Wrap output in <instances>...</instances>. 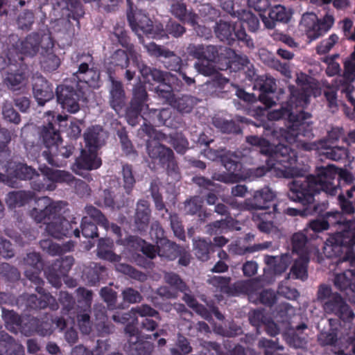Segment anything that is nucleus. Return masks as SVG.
<instances>
[{
	"mask_svg": "<svg viewBox=\"0 0 355 355\" xmlns=\"http://www.w3.org/2000/svg\"><path fill=\"white\" fill-rule=\"evenodd\" d=\"M337 168L329 164L327 166L318 167L316 175H309L305 178L293 180L289 185L288 198L294 202L304 206L303 212L308 216H316L324 218L329 206L327 200L315 202V194L323 191L327 195L334 196L340 189L334 184L337 175Z\"/></svg>",
	"mask_w": 355,
	"mask_h": 355,
	"instance_id": "1",
	"label": "nucleus"
},
{
	"mask_svg": "<svg viewBox=\"0 0 355 355\" xmlns=\"http://www.w3.org/2000/svg\"><path fill=\"white\" fill-rule=\"evenodd\" d=\"M290 96L287 107L269 112L268 119L270 121L286 119V128H279L274 130V134L281 141L288 144L300 142V137L311 139L313 137V123L309 119L311 115L302 110L309 102V96L304 91L295 86H289Z\"/></svg>",
	"mask_w": 355,
	"mask_h": 355,
	"instance_id": "2",
	"label": "nucleus"
},
{
	"mask_svg": "<svg viewBox=\"0 0 355 355\" xmlns=\"http://www.w3.org/2000/svg\"><path fill=\"white\" fill-rule=\"evenodd\" d=\"M37 207L31 211V216L37 223L46 224L45 230L52 237L58 239L64 237L80 238L78 222L73 218L68 220L61 217L64 203L62 201L53 202L47 196L39 198Z\"/></svg>",
	"mask_w": 355,
	"mask_h": 355,
	"instance_id": "3",
	"label": "nucleus"
},
{
	"mask_svg": "<svg viewBox=\"0 0 355 355\" xmlns=\"http://www.w3.org/2000/svg\"><path fill=\"white\" fill-rule=\"evenodd\" d=\"M324 218L328 223V228L338 225L340 229L329 240L333 250H345L342 261L355 263V252L353 250L355 245V218L347 219L338 211L325 212Z\"/></svg>",
	"mask_w": 355,
	"mask_h": 355,
	"instance_id": "4",
	"label": "nucleus"
},
{
	"mask_svg": "<svg viewBox=\"0 0 355 355\" xmlns=\"http://www.w3.org/2000/svg\"><path fill=\"white\" fill-rule=\"evenodd\" d=\"M156 125L144 121L143 125L139 130V135L145 134L148 139L146 140V150L149 157L155 164H158L165 168L168 175L177 173L178 166L175 160L173 150L160 144L164 138V135L155 128Z\"/></svg>",
	"mask_w": 355,
	"mask_h": 355,
	"instance_id": "5",
	"label": "nucleus"
},
{
	"mask_svg": "<svg viewBox=\"0 0 355 355\" xmlns=\"http://www.w3.org/2000/svg\"><path fill=\"white\" fill-rule=\"evenodd\" d=\"M317 300L327 314H333L344 322L351 323L354 317L350 306L338 293H333L331 288L327 284L319 286Z\"/></svg>",
	"mask_w": 355,
	"mask_h": 355,
	"instance_id": "6",
	"label": "nucleus"
},
{
	"mask_svg": "<svg viewBox=\"0 0 355 355\" xmlns=\"http://www.w3.org/2000/svg\"><path fill=\"white\" fill-rule=\"evenodd\" d=\"M128 9L127 19L132 29L141 31L146 37L153 39H162L164 34V26L161 23H154L145 10L135 9L131 0H126Z\"/></svg>",
	"mask_w": 355,
	"mask_h": 355,
	"instance_id": "7",
	"label": "nucleus"
},
{
	"mask_svg": "<svg viewBox=\"0 0 355 355\" xmlns=\"http://www.w3.org/2000/svg\"><path fill=\"white\" fill-rule=\"evenodd\" d=\"M41 174L36 170L31 178V187L36 191H54L57 183L72 182L73 177L67 171L53 169L44 165L39 168Z\"/></svg>",
	"mask_w": 355,
	"mask_h": 355,
	"instance_id": "8",
	"label": "nucleus"
},
{
	"mask_svg": "<svg viewBox=\"0 0 355 355\" xmlns=\"http://www.w3.org/2000/svg\"><path fill=\"white\" fill-rule=\"evenodd\" d=\"M334 24V17L329 14L319 19L314 13H305L301 19V25L304 27L306 35L310 41L315 40L324 35Z\"/></svg>",
	"mask_w": 355,
	"mask_h": 355,
	"instance_id": "9",
	"label": "nucleus"
},
{
	"mask_svg": "<svg viewBox=\"0 0 355 355\" xmlns=\"http://www.w3.org/2000/svg\"><path fill=\"white\" fill-rule=\"evenodd\" d=\"M297 159V153L289 146L279 144L275 146L272 159L274 166L282 170L286 176L298 175V171L296 168Z\"/></svg>",
	"mask_w": 355,
	"mask_h": 355,
	"instance_id": "10",
	"label": "nucleus"
},
{
	"mask_svg": "<svg viewBox=\"0 0 355 355\" xmlns=\"http://www.w3.org/2000/svg\"><path fill=\"white\" fill-rule=\"evenodd\" d=\"M134 62H136L144 81L150 85H153V83H159V85L155 88L156 92L163 98H168L171 95L173 88L171 85L165 83L166 73L159 69L149 67L144 62H139L137 59Z\"/></svg>",
	"mask_w": 355,
	"mask_h": 355,
	"instance_id": "11",
	"label": "nucleus"
},
{
	"mask_svg": "<svg viewBox=\"0 0 355 355\" xmlns=\"http://www.w3.org/2000/svg\"><path fill=\"white\" fill-rule=\"evenodd\" d=\"M8 69L3 79V83L11 91H19L26 85L28 79L26 71L27 66L24 63L23 57L19 56V60L12 63L11 52L8 54Z\"/></svg>",
	"mask_w": 355,
	"mask_h": 355,
	"instance_id": "12",
	"label": "nucleus"
},
{
	"mask_svg": "<svg viewBox=\"0 0 355 355\" xmlns=\"http://www.w3.org/2000/svg\"><path fill=\"white\" fill-rule=\"evenodd\" d=\"M55 94L58 103L62 108L70 113H76L79 111V101L83 97V93L78 88L77 83L74 85H69L67 83L58 85Z\"/></svg>",
	"mask_w": 355,
	"mask_h": 355,
	"instance_id": "13",
	"label": "nucleus"
},
{
	"mask_svg": "<svg viewBox=\"0 0 355 355\" xmlns=\"http://www.w3.org/2000/svg\"><path fill=\"white\" fill-rule=\"evenodd\" d=\"M300 148L306 151L318 150L320 154L324 155L326 158L333 161H345L348 158V146H330L327 141L324 139L319 140L318 142H309L302 140L298 145Z\"/></svg>",
	"mask_w": 355,
	"mask_h": 355,
	"instance_id": "14",
	"label": "nucleus"
},
{
	"mask_svg": "<svg viewBox=\"0 0 355 355\" xmlns=\"http://www.w3.org/2000/svg\"><path fill=\"white\" fill-rule=\"evenodd\" d=\"M42 33L40 32H32L27 35L24 39L19 40L15 44V49L19 53L17 55V60L19 56L22 55L33 57L40 51V47L44 50L46 46L47 38L44 39V36L47 34H51L49 28L46 27L45 30H42Z\"/></svg>",
	"mask_w": 355,
	"mask_h": 355,
	"instance_id": "15",
	"label": "nucleus"
},
{
	"mask_svg": "<svg viewBox=\"0 0 355 355\" xmlns=\"http://www.w3.org/2000/svg\"><path fill=\"white\" fill-rule=\"evenodd\" d=\"M1 165L6 168L8 175L0 173V181L11 187H14L13 184L15 182L12 178L30 180L35 174V169L32 166H28L25 163L12 162L10 159L8 162L1 163Z\"/></svg>",
	"mask_w": 355,
	"mask_h": 355,
	"instance_id": "16",
	"label": "nucleus"
},
{
	"mask_svg": "<svg viewBox=\"0 0 355 355\" xmlns=\"http://www.w3.org/2000/svg\"><path fill=\"white\" fill-rule=\"evenodd\" d=\"M275 197V192L268 187H265L254 191L251 198L245 200L243 207L244 209L250 211H268Z\"/></svg>",
	"mask_w": 355,
	"mask_h": 355,
	"instance_id": "17",
	"label": "nucleus"
},
{
	"mask_svg": "<svg viewBox=\"0 0 355 355\" xmlns=\"http://www.w3.org/2000/svg\"><path fill=\"white\" fill-rule=\"evenodd\" d=\"M254 88L259 90V100L266 107H270L275 104L273 98L277 89L275 78L268 76H260L255 80Z\"/></svg>",
	"mask_w": 355,
	"mask_h": 355,
	"instance_id": "18",
	"label": "nucleus"
},
{
	"mask_svg": "<svg viewBox=\"0 0 355 355\" xmlns=\"http://www.w3.org/2000/svg\"><path fill=\"white\" fill-rule=\"evenodd\" d=\"M56 126L55 122H49L46 124H43L39 128V138L46 148V150L57 149L58 146L62 142L59 127L57 128Z\"/></svg>",
	"mask_w": 355,
	"mask_h": 355,
	"instance_id": "19",
	"label": "nucleus"
},
{
	"mask_svg": "<svg viewBox=\"0 0 355 355\" xmlns=\"http://www.w3.org/2000/svg\"><path fill=\"white\" fill-rule=\"evenodd\" d=\"M308 329L305 322H301L295 327H290L284 334V339L291 347L304 349L307 345V334L304 331Z\"/></svg>",
	"mask_w": 355,
	"mask_h": 355,
	"instance_id": "20",
	"label": "nucleus"
},
{
	"mask_svg": "<svg viewBox=\"0 0 355 355\" xmlns=\"http://www.w3.org/2000/svg\"><path fill=\"white\" fill-rule=\"evenodd\" d=\"M44 37V39L47 38V42L42 52L41 67L44 71L52 72L58 69L61 62L60 58L53 51L54 41L51 35H45Z\"/></svg>",
	"mask_w": 355,
	"mask_h": 355,
	"instance_id": "21",
	"label": "nucleus"
},
{
	"mask_svg": "<svg viewBox=\"0 0 355 355\" xmlns=\"http://www.w3.org/2000/svg\"><path fill=\"white\" fill-rule=\"evenodd\" d=\"M33 93L37 104L43 106L53 98V86L44 77L38 76L34 80Z\"/></svg>",
	"mask_w": 355,
	"mask_h": 355,
	"instance_id": "22",
	"label": "nucleus"
},
{
	"mask_svg": "<svg viewBox=\"0 0 355 355\" xmlns=\"http://www.w3.org/2000/svg\"><path fill=\"white\" fill-rule=\"evenodd\" d=\"M282 215L278 210L277 205L272 204V211L254 213L252 220L257 223L258 230L263 233H270L276 223L275 219Z\"/></svg>",
	"mask_w": 355,
	"mask_h": 355,
	"instance_id": "23",
	"label": "nucleus"
},
{
	"mask_svg": "<svg viewBox=\"0 0 355 355\" xmlns=\"http://www.w3.org/2000/svg\"><path fill=\"white\" fill-rule=\"evenodd\" d=\"M268 17L266 15H261V20L266 28L272 29L276 25V22L288 23L292 16V12L287 10L282 5H276L270 8Z\"/></svg>",
	"mask_w": 355,
	"mask_h": 355,
	"instance_id": "24",
	"label": "nucleus"
},
{
	"mask_svg": "<svg viewBox=\"0 0 355 355\" xmlns=\"http://www.w3.org/2000/svg\"><path fill=\"white\" fill-rule=\"evenodd\" d=\"M24 346L5 331H0V355H24Z\"/></svg>",
	"mask_w": 355,
	"mask_h": 355,
	"instance_id": "25",
	"label": "nucleus"
},
{
	"mask_svg": "<svg viewBox=\"0 0 355 355\" xmlns=\"http://www.w3.org/2000/svg\"><path fill=\"white\" fill-rule=\"evenodd\" d=\"M40 297L37 295L31 294L26 298V307L29 310H37L45 309L49 306L51 310H56L58 304L55 302V299L49 293L44 291L42 293H39Z\"/></svg>",
	"mask_w": 355,
	"mask_h": 355,
	"instance_id": "26",
	"label": "nucleus"
},
{
	"mask_svg": "<svg viewBox=\"0 0 355 355\" xmlns=\"http://www.w3.org/2000/svg\"><path fill=\"white\" fill-rule=\"evenodd\" d=\"M125 93L121 82L113 78L110 88V105L116 112H119L125 105Z\"/></svg>",
	"mask_w": 355,
	"mask_h": 355,
	"instance_id": "27",
	"label": "nucleus"
},
{
	"mask_svg": "<svg viewBox=\"0 0 355 355\" xmlns=\"http://www.w3.org/2000/svg\"><path fill=\"white\" fill-rule=\"evenodd\" d=\"M2 318L8 330L15 334L20 331L27 335L28 322H24L21 316L15 311L2 308Z\"/></svg>",
	"mask_w": 355,
	"mask_h": 355,
	"instance_id": "28",
	"label": "nucleus"
},
{
	"mask_svg": "<svg viewBox=\"0 0 355 355\" xmlns=\"http://www.w3.org/2000/svg\"><path fill=\"white\" fill-rule=\"evenodd\" d=\"M149 202L145 200H140L137 203L135 214V225L137 230L140 232H146L148 228L151 211Z\"/></svg>",
	"mask_w": 355,
	"mask_h": 355,
	"instance_id": "29",
	"label": "nucleus"
},
{
	"mask_svg": "<svg viewBox=\"0 0 355 355\" xmlns=\"http://www.w3.org/2000/svg\"><path fill=\"white\" fill-rule=\"evenodd\" d=\"M75 148L71 144H67L61 147L58 146V148H53V150H44L42 156L52 166L61 167L62 164L59 163V157L64 159L69 158L72 155Z\"/></svg>",
	"mask_w": 355,
	"mask_h": 355,
	"instance_id": "30",
	"label": "nucleus"
},
{
	"mask_svg": "<svg viewBox=\"0 0 355 355\" xmlns=\"http://www.w3.org/2000/svg\"><path fill=\"white\" fill-rule=\"evenodd\" d=\"M54 9H60L62 11H67V17L69 19L78 20L85 14L83 6L78 0H54Z\"/></svg>",
	"mask_w": 355,
	"mask_h": 355,
	"instance_id": "31",
	"label": "nucleus"
},
{
	"mask_svg": "<svg viewBox=\"0 0 355 355\" xmlns=\"http://www.w3.org/2000/svg\"><path fill=\"white\" fill-rule=\"evenodd\" d=\"M98 150H82L81 155L76 159L75 164L78 169L93 170L101 166V159L97 156Z\"/></svg>",
	"mask_w": 355,
	"mask_h": 355,
	"instance_id": "32",
	"label": "nucleus"
},
{
	"mask_svg": "<svg viewBox=\"0 0 355 355\" xmlns=\"http://www.w3.org/2000/svg\"><path fill=\"white\" fill-rule=\"evenodd\" d=\"M335 286L347 294L355 293V269L337 274L334 278Z\"/></svg>",
	"mask_w": 355,
	"mask_h": 355,
	"instance_id": "33",
	"label": "nucleus"
},
{
	"mask_svg": "<svg viewBox=\"0 0 355 355\" xmlns=\"http://www.w3.org/2000/svg\"><path fill=\"white\" fill-rule=\"evenodd\" d=\"M119 242L124 246L134 247L135 245H140L142 253L150 259H153L157 254V247L155 248L152 244L146 243L144 239L136 236L130 235L125 240L118 241V243Z\"/></svg>",
	"mask_w": 355,
	"mask_h": 355,
	"instance_id": "34",
	"label": "nucleus"
},
{
	"mask_svg": "<svg viewBox=\"0 0 355 355\" xmlns=\"http://www.w3.org/2000/svg\"><path fill=\"white\" fill-rule=\"evenodd\" d=\"M181 247L168 239H162L157 244V255L168 260H175L181 252Z\"/></svg>",
	"mask_w": 355,
	"mask_h": 355,
	"instance_id": "35",
	"label": "nucleus"
},
{
	"mask_svg": "<svg viewBox=\"0 0 355 355\" xmlns=\"http://www.w3.org/2000/svg\"><path fill=\"white\" fill-rule=\"evenodd\" d=\"M94 315L96 320L95 327L98 336H105L113 332L114 327L107 321L104 306L99 309L98 307L94 308Z\"/></svg>",
	"mask_w": 355,
	"mask_h": 355,
	"instance_id": "36",
	"label": "nucleus"
},
{
	"mask_svg": "<svg viewBox=\"0 0 355 355\" xmlns=\"http://www.w3.org/2000/svg\"><path fill=\"white\" fill-rule=\"evenodd\" d=\"M309 256L303 254L296 259L291 268L289 275L294 279L305 281L308 278Z\"/></svg>",
	"mask_w": 355,
	"mask_h": 355,
	"instance_id": "37",
	"label": "nucleus"
},
{
	"mask_svg": "<svg viewBox=\"0 0 355 355\" xmlns=\"http://www.w3.org/2000/svg\"><path fill=\"white\" fill-rule=\"evenodd\" d=\"M235 24L220 19L214 26L216 36L222 42L229 45L234 44L233 33Z\"/></svg>",
	"mask_w": 355,
	"mask_h": 355,
	"instance_id": "38",
	"label": "nucleus"
},
{
	"mask_svg": "<svg viewBox=\"0 0 355 355\" xmlns=\"http://www.w3.org/2000/svg\"><path fill=\"white\" fill-rule=\"evenodd\" d=\"M85 280L90 286H96L101 280L103 279L107 274V269L99 263H93L84 270Z\"/></svg>",
	"mask_w": 355,
	"mask_h": 355,
	"instance_id": "39",
	"label": "nucleus"
},
{
	"mask_svg": "<svg viewBox=\"0 0 355 355\" xmlns=\"http://www.w3.org/2000/svg\"><path fill=\"white\" fill-rule=\"evenodd\" d=\"M98 207H105L112 210L120 209L125 205L123 200H119L116 198L114 193L110 189H105L103 191L101 198L95 202Z\"/></svg>",
	"mask_w": 355,
	"mask_h": 355,
	"instance_id": "40",
	"label": "nucleus"
},
{
	"mask_svg": "<svg viewBox=\"0 0 355 355\" xmlns=\"http://www.w3.org/2000/svg\"><path fill=\"white\" fill-rule=\"evenodd\" d=\"M148 100L149 98L146 87L145 85L139 80L132 87V97L130 103L148 109Z\"/></svg>",
	"mask_w": 355,
	"mask_h": 355,
	"instance_id": "41",
	"label": "nucleus"
},
{
	"mask_svg": "<svg viewBox=\"0 0 355 355\" xmlns=\"http://www.w3.org/2000/svg\"><path fill=\"white\" fill-rule=\"evenodd\" d=\"M212 123L215 128L223 133L239 135L242 132L239 124L232 120H226L219 116H214L212 119Z\"/></svg>",
	"mask_w": 355,
	"mask_h": 355,
	"instance_id": "42",
	"label": "nucleus"
},
{
	"mask_svg": "<svg viewBox=\"0 0 355 355\" xmlns=\"http://www.w3.org/2000/svg\"><path fill=\"white\" fill-rule=\"evenodd\" d=\"M110 39L114 44L116 43L120 44L130 53L133 48V45L130 42V39L128 35V33L123 26H115L114 31L110 34Z\"/></svg>",
	"mask_w": 355,
	"mask_h": 355,
	"instance_id": "43",
	"label": "nucleus"
},
{
	"mask_svg": "<svg viewBox=\"0 0 355 355\" xmlns=\"http://www.w3.org/2000/svg\"><path fill=\"white\" fill-rule=\"evenodd\" d=\"M84 139L87 149L98 150L102 145L101 129L89 128L84 133Z\"/></svg>",
	"mask_w": 355,
	"mask_h": 355,
	"instance_id": "44",
	"label": "nucleus"
},
{
	"mask_svg": "<svg viewBox=\"0 0 355 355\" xmlns=\"http://www.w3.org/2000/svg\"><path fill=\"white\" fill-rule=\"evenodd\" d=\"M31 196L24 191L9 192L6 197V202L9 208L20 207L28 202Z\"/></svg>",
	"mask_w": 355,
	"mask_h": 355,
	"instance_id": "45",
	"label": "nucleus"
},
{
	"mask_svg": "<svg viewBox=\"0 0 355 355\" xmlns=\"http://www.w3.org/2000/svg\"><path fill=\"white\" fill-rule=\"evenodd\" d=\"M291 262V257L283 254L281 257L268 256L266 258V263L272 267L275 274L280 275L285 272Z\"/></svg>",
	"mask_w": 355,
	"mask_h": 355,
	"instance_id": "46",
	"label": "nucleus"
},
{
	"mask_svg": "<svg viewBox=\"0 0 355 355\" xmlns=\"http://www.w3.org/2000/svg\"><path fill=\"white\" fill-rule=\"evenodd\" d=\"M116 136L119 139L123 153L126 156H137V151L135 148L132 141L130 139L128 132L124 127L116 130Z\"/></svg>",
	"mask_w": 355,
	"mask_h": 355,
	"instance_id": "47",
	"label": "nucleus"
},
{
	"mask_svg": "<svg viewBox=\"0 0 355 355\" xmlns=\"http://www.w3.org/2000/svg\"><path fill=\"white\" fill-rule=\"evenodd\" d=\"M78 71L75 75H83V79L87 84L92 85L95 83L99 78V73L94 69V64L79 63Z\"/></svg>",
	"mask_w": 355,
	"mask_h": 355,
	"instance_id": "48",
	"label": "nucleus"
},
{
	"mask_svg": "<svg viewBox=\"0 0 355 355\" xmlns=\"http://www.w3.org/2000/svg\"><path fill=\"white\" fill-rule=\"evenodd\" d=\"M28 324L30 327L26 329V336L31 334L33 331L42 336H49L52 334L51 324L47 322L41 321L36 318L29 319L28 320Z\"/></svg>",
	"mask_w": 355,
	"mask_h": 355,
	"instance_id": "49",
	"label": "nucleus"
},
{
	"mask_svg": "<svg viewBox=\"0 0 355 355\" xmlns=\"http://www.w3.org/2000/svg\"><path fill=\"white\" fill-rule=\"evenodd\" d=\"M293 251L300 256L308 254L309 250L307 248L308 238L307 236L302 232L295 233L291 239Z\"/></svg>",
	"mask_w": 355,
	"mask_h": 355,
	"instance_id": "50",
	"label": "nucleus"
},
{
	"mask_svg": "<svg viewBox=\"0 0 355 355\" xmlns=\"http://www.w3.org/2000/svg\"><path fill=\"white\" fill-rule=\"evenodd\" d=\"M10 140V132L6 128H0V164L8 162L10 158L11 152L8 148Z\"/></svg>",
	"mask_w": 355,
	"mask_h": 355,
	"instance_id": "51",
	"label": "nucleus"
},
{
	"mask_svg": "<svg viewBox=\"0 0 355 355\" xmlns=\"http://www.w3.org/2000/svg\"><path fill=\"white\" fill-rule=\"evenodd\" d=\"M237 17L244 26L246 25L249 31L255 32L259 28V19L250 10H242L239 12Z\"/></svg>",
	"mask_w": 355,
	"mask_h": 355,
	"instance_id": "52",
	"label": "nucleus"
},
{
	"mask_svg": "<svg viewBox=\"0 0 355 355\" xmlns=\"http://www.w3.org/2000/svg\"><path fill=\"white\" fill-rule=\"evenodd\" d=\"M165 282L172 287L176 292L184 293L188 291L189 287L179 275L173 272L164 273Z\"/></svg>",
	"mask_w": 355,
	"mask_h": 355,
	"instance_id": "53",
	"label": "nucleus"
},
{
	"mask_svg": "<svg viewBox=\"0 0 355 355\" xmlns=\"http://www.w3.org/2000/svg\"><path fill=\"white\" fill-rule=\"evenodd\" d=\"M213 245L211 242L205 239L195 241L193 250L197 259L205 261L209 259V254L212 250Z\"/></svg>",
	"mask_w": 355,
	"mask_h": 355,
	"instance_id": "54",
	"label": "nucleus"
},
{
	"mask_svg": "<svg viewBox=\"0 0 355 355\" xmlns=\"http://www.w3.org/2000/svg\"><path fill=\"white\" fill-rule=\"evenodd\" d=\"M85 211L87 215L84 217H89L90 220H93L94 223L105 228L109 227V221L106 216L94 206L87 205L85 207Z\"/></svg>",
	"mask_w": 355,
	"mask_h": 355,
	"instance_id": "55",
	"label": "nucleus"
},
{
	"mask_svg": "<svg viewBox=\"0 0 355 355\" xmlns=\"http://www.w3.org/2000/svg\"><path fill=\"white\" fill-rule=\"evenodd\" d=\"M123 187L128 195H130L136 183L133 167L131 164H125L122 166Z\"/></svg>",
	"mask_w": 355,
	"mask_h": 355,
	"instance_id": "56",
	"label": "nucleus"
},
{
	"mask_svg": "<svg viewBox=\"0 0 355 355\" xmlns=\"http://www.w3.org/2000/svg\"><path fill=\"white\" fill-rule=\"evenodd\" d=\"M334 320H329L331 328L327 331H322L318 336V341L322 346H336L338 342V329L333 327Z\"/></svg>",
	"mask_w": 355,
	"mask_h": 355,
	"instance_id": "57",
	"label": "nucleus"
},
{
	"mask_svg": "<svg viewBox=\"0 0 355 355\" xmlns=\"http://www.w3.org/2000/svg\"><path fill=\"white\" fill-rule=\"evenodd\" d=\"M130 63V58L126 51L117 49L109 58V64L113 67L126 69Z\"/></svg>",
	"mask_w": 355,
	"mask_h": 355,
	"instance_id": "58",
	"label": "nucleus"
},
{
	"mask_svg": "<svg viewBox=\"0 0 355 355\" xmlns=\"http://www.w3.org/2000/svg\"><path fill=\"white\" fill-rule=\"evenodd\" d=\"M96 223L89 220V217H83L78 228H80V234L87 239L98 237V227Z\"/></svg>",
	"mask_w": 355,
	"mask_h": 355,
	"instance_id": "59",
	"label": "nucleus"
},
{
	"mask_svg": "<svg viewBox=\"0 0 355 355\" xmlns=\"http://www.w3.org/2000/svg\"><path fill=\"white\" fill-rule=\"evenodd\" d=\"M168 52L163 57L162 63L165 68L170 71L178 72L182 69V60L173 51L168 49Z\"/></svg>",
	"mask_w": 355,
	"mask_h": 355,
	"instance_id": "60",
	"label": "nucleus"
},
{
	"mask_svg": "<svg viewBox=\"0 0 355 355\" xmlns=\"http://www.w3.org/2000/svg\"><path fill=\"white\" fill-rule=\"evenodd\" d=\"M0 276L6 282H15L20 279L21 274L15 266L3 262L0 263Z\"/></svg>",
	"mask_w": 355,
	"mask_h": 355,
	"instance_id": "61",
	"label": "nucleus"
},
{
	"mask_svg": "<svg viewBox=\"0 0 355 355\" xmlns=\"http://www.w3.org/2000/svg\"><path fill=\"white\" fill-rule=\"evenodd\" d=\"M35 22V15L30 10H25L17 17L16 24L17 28L24 31H28L32 28Z\"/></svg>",
	"mask_w": 355,
	"mask_h": 355,
	"instance_id": "62",
	"label": "nucleus"
},
{
	"mask_svg": "<svg viewBox=\"0 0 355 355\" xmlns=\"http://www.w3.org/2000/svg\"><path fill=\"white\" fill-rule=\"evenodd\" d=\"M171 6V12L173 16L184 23H189L190 14H196L193 10H188L185 3L175 1Z\"/></svg>",
	"mask_w": 355,
	"mask_h": 355,
	"instance_id": "63",
	"label": "nucleus"
},
{
	"mask_svg": "<svg viewBox=\"0 0 355 355\" xmlns=\"http://www.w3.org/2000/svg\"><path fill=\"white\" fill-rule=\"evenodd\" d=\"M42 270L26 269L24 275L28 280L31 282L30 286L34 287L38 293L44 291L43 286L44 280L40 277Z\"/></svg>",
	"mask_w": 355,
	"mask_h": 355,
	"instance_id": "64",
	"label": "nucleus"
}]
</instances>
